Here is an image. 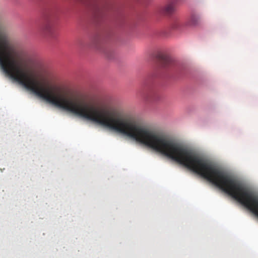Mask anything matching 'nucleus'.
Instances as JSON below:
<instances>
[{
    "instance_id": "obj_1",
    "label": "nucleus",
    "mask_w": 258,
    "mask_h": 258,
    "mask_svg": "<svg viewBox=\"0 0 258 258\" xmlns=\"http://www.w3.org/2000/svg\"><path fill=\"white\" fill-rule=\"evenodd\" d=\"M175 3L174 2H170L162 7L160 10V12L166 15H170L175 12Z\"/></svg>"
},
{
    "instance_id": "obj_2",
    "label": "nucleus",
    "mask_w": 258,
    "mask_h": 258,
    "mask_svg": "<svg viewBox=\"0 0 258 258\" xmlns=\"http://www.w3.org/2000/svg\"><path fill=\"white\" fill-rule=\"evenodd\" d=\"M42 30L43 33L50 37H53L55 31L53 24L50 22H46L43 26Z\"/></svg>"
},
{
    "instance_id": "obj_3",
    "label": "nucleus",
    "mask_w": 258,
    "mask_h": 258,
    "mask_svg": "<svg viewBox=\"0 0 258 258\" xmlns=\"http://www.w3.org/2000/svg\"><path fill=\"white\" fill-rule=\"evenodd\" d=\"M183 21L179 18H174L170 24V26L174 30H181L184 27Z\"/></svg>"
},
{
    "instance_id": "obj_4",
    "label": "nucleus",
    "mask_w": 258,
    "mask_h": 258,
    "mask_svg": "<svg viewBox=\"0 0 258 258\" xmlns=\"http://www.w3.org/2000/svg\"><path fill=\"white\" fill-rule=\"evenodd\" d=\"M171 58L167 56L162 55L161 57V63L163 67H166L172 63Z\"/></svg>"
},
{
    "instance_id": "obj_5",
    "label": "nucleus",
    "mask_w": 258,
    "mask_h": 258,
    "mask_svg": "<svg viewBox=\"0 0 258 258\" xmlns=\"http://www.w3.org/2000/svg\"><path fill=\"white\" fill-rule=\"evenodd\" d=\"M201 21L200 16L196 15H193L190 18V23L191 25H196L198 24Z\"/></svg>"
}]
</instances>
